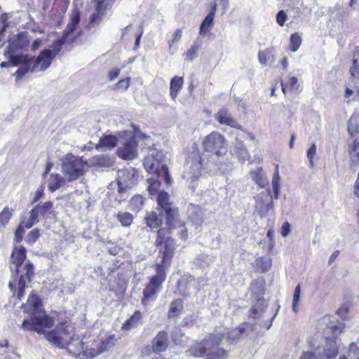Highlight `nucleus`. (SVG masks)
<instances>
[{
	"label": "nucleus",
	"instance_id": "1",
	"mask_svg": "<svg viewBox=\"0 0 359 359\" xmlns=\"http://www.w3.org/2000/svg\"><path fill=\"white\" fill-rule=\"evenodd\" d=\"M49 53L50 48L43 49L36 58L28 55H13L11 57V64L13 66H19V69L14 75L19 79L29 72L32 73L44 72L50 66L53 60Z\"/></svg>",
	"mask_w": 359,
	"mask_h": 359
},
{
	"label": "nucleus",
	"instance_id": "2",
	"mask_svg": "<svg viewBox=\"0 0 359 359\" xmlns=\"http://www.w3.org/2000/svg\"><path fill=\"white\" fill-rule=\"evenodd\" d=\"M27 250L25 247L14 248L11 256V270L13 276H19L18 283L17 297L19 299L25 294V288L27 283L31 281L34 276V265L28 261L25 266L22 264L26 258Z\"/></svg>",
	"mask_w": 359,
	"mask_h": 359
},
{
	"label": "nucleus",
	"instance_id": "3",
	"mask_svg": "<svg viewBox=\"0 0 359 359\" xmlns=\"http://www.w3.org/2000/svg\"><path fill=\"white\" fill-rule=\"evenodd\" d=\"M41 302L38 296L30 294L27 301L25 309L27 312L32 313L30 320H24L22 328L27 330H34L41 334L43 333V327L50 328L54 324V320L48 315H40Z\"/></svg>",
	"mask_w": 359,
	"mask_h": 359
},
{
	"label": "nucleus",
	"instance_id": "4",
	"mask_svg": "<svg viewBox=\"0 0 359 359\" xmlns=\"http://www.w3.org/2000/svg\"><path fill=\"white\" fill-rule=\"evenodd\" d=\"M221 341V335L210 334L201 343L194 345L189 351L191 355L205 357V359H224L227 356V353L224 349L219 348Z\"/></svg>",
	"mask_w": 359,
	"mask_h": 359
},
{
	"label": "nucleus",
	"instance_id": "5",
	"mask_svg": "<svg viewBox=\"0 0 359 359\" xmlns=\"http://www.w3.org/2000/svg\"><path fill=\"white\" fill-rule=\"evenodd\" d=\"M170 226H168V229L163 228L158 230L156 241V244L158 246H161L158 256V259L161 260L157 264H161L163 269L167 265H169L176 245L175 240L168 236L170 233Z\"/></svg>",
	"mask_w": 359,
	"mask_h": 359
},
{
	"label": "nucleus",
	"instance_id": "6",
	"mask_svg": "<svg viewBox=\"0 0 359 359\" xmlns=\"http://www.w3.org/2000/svg\"><path fill=\"white\" fill-rule=\"evenodd\" d=\"M156 273L151 278L148 284L146 285L143 290L142 304L145 306L149 301H154L156 299V294L161 290V285L165 280V269L161 266V264H156Z\"/></svg>",
	"mask_w": 359,
	"mask_h": 359
},
{
	"label": "nucleus",
	"instance_id": "7",
	"mask_svg": "<svg viewBox=\"0 0 359 359\" xmlns=\"http://www.w3.org/2000/svg\"><path fill=\"white\" fill-rule=\"evenodd\" d=\"M115 343V336L110 335L105 339H94L93 341L85 344V350L82 353L83 359H92L114 346Z\"/></svg>",
	"mask_w": 359,
	"mask_h": 359
},
{
	"label": "nucleus",
	"instance_id": "8",
	"mask_svg": "<svg viewBox=\"0 0 359 359\" xmlns=\"http://www.w3.org/2000/svg\"><path fill=\"white\" fill-rule=\"evenodd\" d=\"M88 165L83 158H63L62 170L69 181H73L81 176Z\"/></svg>",
	"mask_w": 359,
	"mask_h": 359
},
{
	"label": "nucleus",
	"instance_id": "9",
	"mask_svg": "<svg viewBox=\"0 0 359 359\" xmlns=\"http://www.w3.org/2000/svg\"><path fill=\"white\" fill-rule=\"evenodd\" d=\"M80 12L78 8H74L69 16L70 22L67 26V28L63 32L62 36L55 41L52 46V49H50V54L54 59L55 57L60 52L62 46L66 42L69 35L74 32L76 25L80 21Z\"/></svg>",
	"mask_w": 359,
	"mask_h": 359
},
{
	"label": "nucleus",
	"instance_id": "10",
	"mask_svg": "<svg viewBox=\"0 0 359 359\" xmlns=\"http://www.w3.org/2000/svg\"><path fill=\"white\" fill-rule=\"evenodd\" d=\"M226 141L223 135L212 132L203 140L204 149L217 156L224 154Z\"/></svg>",
	"mask_w": 359,
	"mask_h": 359
},
{
	"label": "nucleus",
	"instance_id": "11",
	"mask_svg": "<svg viewBox=\"0 0 359 359\" xmlns=\"http://www.w3.org/2000/svg\"><path fill=\"white\" fill-rule=\"evenodd\" d=\"M43 334L49 342L60 348L65 347L69 340L67 323H60L51 331L46 332L43 330Z\"/></svg>",
	"mask_w": 359,
	"mask_h": 359
},
{
	"label": "nucleus",
	"instance_id": "12",
	"mask_svg": "<svg viewBox=\"0 0 359 359\" xmlns=\"http://www.w3.org/2000/svg\"><path fill=\"white\" fill-rule=\"evenodd\" d=\"M163 158H144L143 165L146 170L149 173L156 174L162 177L167 184L171 182V178L168 172V168L161 161Z\"/></svg>",
	"mask_w": 359,
	"mask_h": 359
},
{
	"label": "nucleus",
	"instance_id": "13",
	"mask_svg": "<svg viewBox=\"0 0 359 359\" xmlns=\"http://www.w3.org/2000/svg\"><path fill=\"white\" fill-rule=\"evenodd\" d=\"M157 204L165 214L166 224L168 226H171V223L177 215L178 210L172 203L170 202V196L165 191H161L157 194Z\"/></svg>",
	"mask_w": 359,
	"mask_h": 359
},
{
	"label": "nucleus",
	"instance_id": "14",
	"mask_svg": "<svg viewBox=\"0 0 359 359\" xmlns=\"http://www.w3.org/2000/svg\"><path fill=\"white\" fill-rule=\"evenodd\" d=\"M130 135H126L122 137L118 147L116 154L118 157H136L137 156V142L135 140L133 133L128 130Z\"/></svg>",
	"mask_w": 359,
	"mask_h": 359
},
{
	"label": "nucleus",
	"instance_id": "15",
	"mask_svg": "<svg viewBox=\"0 0 359 359\" xmlns=\"http://www.w3.org/2000/svg\"><path fill=\"white\" fill-rule=\"evenodd\" d=\"M126 135H130L128 130H120L112 134H103L100 137L98 144L96 145V149H104L106 150H112L114 149L118 142H120L122 137Z\"/></svg>",
	"mask_w": 359,
	"mask_h": 359
},
{
	"label": "nucleus",
	"instance_id": "16",
	"mask_svg": "<svg viewBox=\"0 0 359 359\" xmlns=\"http://www.w3.org/2000/svg\"><path fill=\"white\" fill-rule=\"evenodd\" d=\"M29 43V39L26 32H22L11 37L7 47L11 54L10 58L13 55H16L15 53L26 48Z\"/></svg>",
	"mask_w": 359,
	"mask_h": 359
},
{
	"label": "nucleus",
	"instance_id": "17",
	"mask_svg": "<svg viewBox=\"0 0 359 359\" xmlns=\"http://www.w3.org/2000/svg\"><path fill=\"white\" fill-rule=\"evenodd\" d=\"M137 178L133 171L119 170L118 172L117 184L118 192L123 193L131 189L136 184Z\"/></svg>",
	"mask_w": 359,
	"mask_h": 359
},
{
	"label": "nucleus",
	"instance_id": "18",
	"mask_svg": "<svg viewBox=\"0 0 359 359\" xmlns=\"http://www.w3.org/2000/svg\"><path fill=\"white\" fill-rule=\"evenodd\" d=\"M179 294L184 297H189L196 288V281L191 276H183L177 283Z\"/></svg>",
	"mask_w": 359,
	"mask_h": 359
},
{
	"label": "nucleus",
	"instance_id": "19",
	"mask_svg": "<svg viewBox=\"0 0 359 359\" xmlns=\"http://www.w3.org/2000/svg\"><path fill=\"white\" fill-rule=\"evenodd\" d=\"M205 158H191L188 161L187 166H189V171L183 175L184 178L196 179L201 175L202 169H204L203 165Z\"/></svg>",
	"mask_w": 359,
	"mask_h": 359
},
{
	"label": "nucleus",
	"instance_id": "20",
	"mask_svg": "<svg viewBox=\"0 0 359 359\" xmlns=\"http://www.w3.org/2000/svg\"><path fill=\"white\" fill-rule=\"evenodd\" d=\"M215 116L219 123L222 125H226L234 128H240L238 123L226 109H221L219 110Z\"/></svg>",
	"mask_w": 359,
	"mask_h": 359
},
{
	"label": "nucleus",
	"instance_id": "21",
	"mask_svg": "<svg viewBox=\"0 0 359 359\" xmlns=\"http://www.w3.org/2000/svg\"><path fill=\"white\" fill-rule=\"evenodd\" d=\"M85 342L79 339V338L75 339L74 337H71L69 340L67 341V344H66L67 348L69 353L73 354L74 355L79 356L81 359H83V355H82L83 351L85 350Z\"/></svg>",
	"mask_w": 359,
	"mask_h": 359
},
{
	"label": "nucleus",
	"instance_id": "22",
	"mask_svg": "<svg viewBox=\"0 0 359 359\" xmlns=\"http://www.w3.org/2000/svg\"><path fill=\"white\" fill-rule=\"evenodd\" d=\"M168 346V337L166 332H159L153 339L152 348L154 352L159 353L165 351Z\"/></svg>",
	"mask_w": 359,
	"mask_h": 359
},
{
	"label": "nucleus",
	"instance_id": "23",
	"mask_svg": "<svg viewBox=\"0 0 359 359\" xmlns=\"http://www.w3.org/2000/svg\"><path fill=\"white\" fill-rule=\"evenodd\" d=\"M145 221L147 225L151 229L152 231H157L161 230L159 227L162 225L163 222V215L162 212L157 213L155 211H152L147 213L145 217Z\"/></svg>",
	"mask_w": 359,
	"mask_h": 359
},
{
	"label": "nucleus",
	"instance_id": "24",
	"mask_svg": "<svg viewBox=\"0 0 359 359\" xmlns=\"http://www.w3.org/2000/svg\"><path fill=\"white\" fill-rule=\"evenodd\" d=\"M188 217L196 225L200 224L203 221V213L200 206L191 204L187 210Z\"/></svg>",
	"mask_w": 359,
	"mask_h": 359
},
{
	"label": "nucleus",
	"instance_id": "25",
	"mask_svg": "<svg viewBox=\"0 0 359 359\" xmlns=\"http://www.w3.org/2000/svg\"><path fill=\"white\" fill-rule=\"evenodd\" d=\"M317 348H320L321 358L323 359H331L336 357L338 353V348L335 340H330L325 348L318 347Z\"/></svg>",
	"mask_w": 359,
	"mask_h": 359
},
{
	"label": "nucleus",
	"instance_id": "26",
	"mask_svg": "<svg viewBox=\"0 0 359 359\" xmlns=\"http://www.w3.org/2000/svg\"><path fill=\"white\" fill-rule=\"evenodd\" d=\"M251 177L261 188L265 187L269 184L266 174L262 168H258L250 172Z\"/></svg>",
	"mask_w": 359,
	"mask_h": 359
},
{
	"label": "nucleus",
	"instance_id": "27",
	"mask_svg": "<svg viewBox=\"0 0 359 359\" xmlns=\"http://www.w3.org/2000/svg\"><path fill=\"white\" fill-rule=\"evenodd\" d=\"M273 203L271 198L265 203L263 200L257 199L255 205V210L261 217L268 215L273 210Z\"/></svg>",
	"mask_w": 359,
	"mask_h": 359
},
{
	"label": "nucleus",
	"instance_id": "28",
	"mask_svg": "<svg viewBox=\"0 0 359 359\" xmlns=\"http://www.w3.org/2000/svg\"><path fill=\"white\" fill-rule=\"evenodd\" d=\"M65 181L59 174L52 173L48 180V188L51 192H53L61 187L64 186Z\"/></svg>",
	"mask_w": 359,
	"mask_h": 359
},
{
	"label": "nucleus",
	"instance_id": "29",
	"mask_svg": "<svg viewBox=\"0 0 359 359\" xmlns=\"http://www.w3.org/2000/svg\"><path fill=\"white\" fill-rule=\"evenodd\" d=\"M182 77L175 76L171 79L170 84V95L172 100H175L182 88Z\"/></svg>",
	"mask_w": 359,
	"mask_h": 359
},
{
	"label": "nucleus",
	"instance_id": "30",
	"mask_svg": "<svg viewBox=\"0 0 359 359\" xmlns=\"http://www.w3.org/2000/svg\"><path fill=\"white\" fill-rule=\"evenodd\" d=\"M348 132L350 136H359V114H353L349 118Z\"/></svg>",
	"mask_w": 359,
	"mask_h": 359
},
{
	"label": "nucleus",
	"instance_id": "31",
	"mask_svg": "<svg viewBox=\"0 0 359 359\" xmlns=\"http://www.w3.org/2000/svg\"><path fill=\"white\" fill-rule=\"evenodd\" d=\"M183 309V301L181 299H177L172 301L170 305L168 311V318H174L178 317Z\"/></svg>",
	"mask_w": 359,
	"mask_h": 359
},
{
	"label": "nucleus",
	"instance_id": "32",
	"mask_svg": "<svg viewBox=\"0 0 359 359\" xmlns=\"http://www.w3.org/2000/svg\"><path fill=\"white\" fill-rule=\"evenodd\" d=\"M142 317V313L139 311H136L133 315L123 323L122 329L129 330L132 328L136 327Z\"/></svg>",
	"mask_w": 359,
	"mask_h": 359
},
{
	"label": "nucleus",
	"instance_id": "33",
	"mask_svg": "<svg viewBox=\"0 0 359 359\" xmlns=\"http://www.w3.org/2000/svg\"><path fill=\"white\" fill-rule=\"evenodd\" d=\"M214 18V14H208L201 25L199 29L200 35L205 36L212 28Z\"/></svg>",
	"mask_w": 359,
	"mask_h": 359
},
{
	"label": "nucleus",
	"instance_id": "34",
	"mask_svg": "<svg viewBox=\"0 0 359 359\" xmlns=\"http://www.w3.org/2000/svg\"><path fill=\"white\" fill-rule=\"evenodd\" d=\"M349 72L352 78L359 79V50H356L353 54V62Z\"/></svg>",
	"mask_w": 359,
	"mask_h": 359
},
{
	"label": "nucleus",
	"instance_id": "35",
	"mask_svg": "<svg viewBox=\"0 0 359 359\" xmlns=\"http://www.w3.org/2000/svg\"><path fill=\"white\" fill-rule=\"evenodd\" d=\"M349 155L357 156L359 155V136H351V139L348 142V149Z\"/></svg>",
	"mask_w": 359,
	"mask_h": 359
},
{
	"label": "nucleus",
	"instance_id": "36",
	"mask_svg": "<svg viewBox=\"0 0 359 359\" xmlns=\"http://www.w3.org/2000/svg\"><path fill=\"white\" fill-rule=\"evenodd\" d=\"M41 216V215L38 212L37 210L34 208L31 211L29 212V216L27 221H25V226L26 229H30L32 228L35 224L39 222V217Z\"/></svg>",
	"mask_w": 359,
	"mask_h": 359
},
{
	"label": "nucleus",
	"instance_id": "37",
	"mask_svg": "<svg viewBox=\"0 0 359 359\" xmlns=\"http://www.w3.org/2000/svg\"><path fill=\"white\" fill-rule=\"evenodd\" d=\"M96 12L93 13L90 18L89 25L94 27L95 25L99 24L104 15V6L103 8H97L95 7Z\"/></svg>",
	"mask_w": 359,
	"mask_h": 359
},
{
	"label": "nucleus",
	"instance_id": "38",
	"mask_svg": "<svg viewBox=\"0 0 359 359\" xmlns=\"http://www.w3.org/2000/svg\"><path fill=\"white\" fill-rule=\"evenodd\" d=\"M200 46L201 44L198 41H194L185 54L186 59L193 61L198 55Z\"/></svg>",
	"mask_w": 359,
	"mask_h": 359
},
{
	"label": "nucleus",
	"instance_id": "39",
	"mask_svg": "<svg viewBox=\"0 0 359 359\" xmlns=\"http://www.w3.org/2000/svg\"><path fill=\"white\" fill-rule=\"evenodd\" d=\"M13 213V210L12 208H9L8 207H6L4 210L0 212V224L1 226H6L10 219L11 218Z\"/></svg>",
	"mask_w": 359,
	"mask_h": 359
},
{
	"label": "nucleus",
	"instance_id": "40",
	"mask_svg": "<svg viewBox=\"0 0 359 359\" xmlns=\"http://www.w3.org/2000/svg\"><path fill=\"white\" fill-rule=\"evenodd\" d=\"M144 204V198L141 195L133 196L130 201V208L133 211H138Z\"/></svg>",
	"mask_w": 359,
	"mask_h": 359
},
{
	"label": "nucleus",
	"instance_id": "41",
	"mask_svg": "<svg viewBox=\"0 0 359 359\" xmlns=\"http://www.w3.org/2000/svg\"><path fill=\"white\" fill-rule=\"evenodd\" d=\"M117 218L124 226H130L133 221V215L128 212H119L117 215Z\"/></svg>",
	"mask_w": 359,
	"mask_h": 359
},
{
	"label": "nucleus",
	"instance_id": "42",
	"mask_svg": "<svg viewBox=\"0 0 359 359\" xmlns=\"http://www.w3.org/2000/svg\"><path fill=\"white\" fill-rule=\"evenodd\" d=\"M215 257L212 255L200 254L198 255L197 260L202 266H209L214 262Z\"/></svg>",
	"mask_w": 359,
	"mask_h": 359
},
{
	"label": "nucleus",
	"instance_id": "43",
	"mask_svg": "<svg viewBox=\"0 0 359 359\" xmlns=\"http://www.w3.org/2000/svg\"><path fill=\"white\" fill-rule=\"evenodd\" d=\"M53 203L51 201H46L43 204L39 203L34 206V208L37 210L38 212L41 215V216L45 215L46 213L49 212L50 210L53 208Z\"/></svg>",
	"mask_w": 359,
	"mask_h": 359
},
{
	"label": "nucleus",
	"instance_id": "44",
	"mask_svg": "<svg viewBox=\"0 0 359 359\" xmlns=\"http://www.w3.org/2000/svg\"><path fill=\"white\" fill-rule=\"evenodd\" d=\"M299 359H323L321 358L320 348H316L312 351L304 352Z\"/></svg>",
	"mask_w": 359,
	"mask_h": 359
},
{
	"label": "nucleus",
	"instance_id": "45",
	"mask_svg": "<svg viewBox=\"0 0 359 359\" xmlns=\"http://www.w3.org/2000/svg\"><path fill=\"white\" fill-rule=\"evenodd\" d=\"M302 43V38L297 34L294 33L290 36V50L292 52H296Z\"/></svg>",
	"mask_w": 359,
	"mask_h": 359
},
{
	"label": "nucleus",
	"instance_id": "46",
	"mask_svg": "<svg viewBox=\"0 0 359 359\" xmlns=\"http://www.w3.org/2000/svg\"><path fill=\"white\" fill-rule=\"evenodd\" d=\"M348 357L350 359H359V348L355 343H351L349 347ZM339 359H348L345 355L341 356Z\"/></svg>",
	"mask_w": 359,
	"mask_h": 359
},
{
	"label": "nucleus",
	"instance_id": "47",
	"mask_svg": "<svg viewBox=\"0 0 359 359\" xmlns=\"http://www.w3.org/2000/svg\"><path fill=\"white\" fill-rule=\"evenodd\" d=\"M93 163L101 168H109L114 165L113 158H93Z\"/></svg>",
	"mask_w": 359,
	"mask_h": 359
},
{
	"label": "nucleus",
	"instance_id": "48",
	"mask_svg": "<svg viewBox=\"0 0 359 359\" xmlns=\"http://www.w3.org/2000/svg\"><path fill=\"white\" fill-rule=\"evenodd\" d=\"M301 287L300 285L298 284L294 292L293 300H292V310L297 313L298 311V304L300 300Z\"/></svg>",
	"mask_w": 359,
	"mask_h": 359
},
{
	"label": "nucleus",
	"instance_id": "49",
	"mask_svg": "<svg viewBox=\"0 0 359 359\" xmlns=\"http://www.w3.org/2000/svg\"><path fill=\"white\" fill-rule=\"evenodd\" d=\"M183 336L182 330L179 327H175L171 334V339L176 345H179L182 342Z\"/></svg>",
	"mask_w": 359,
	"mask_h": 359
},
{
	"label": "nucleus",
	"instance_id": "50",
	"mask_svg": "<svg viewBox=\"0 0 359 359\" xmlns=\"http://www.w3.org/2000/svg\"><path fill=\"white\" fill-rule=\"evenodd\" d=\"M25 220L21 221L19 226L15 230V241L16 243H20L22 241L23 235L25 233Z\"/></svg>",
	"mask_w": 359,
	"mask_h": 359
},
{
	"label": "nucleus",
	"instance_id": "51",
	"mask_svg": "<svg viewBox=\"0 0 359 359\" xmlns=\"http://www.w3.org/2000/svg\"><path fill=\"white\" fill-rule=\"evenodd\" d=\"M298 82V79L297 77L292 76L290 78L289 81L285 83H282V91L284 94L286 93L287 89L292 90L295 88V86L297 85Z\"/></svg>",
	"mask_w": 359,
	"mask_h": 359
},
{
	"label": "nucleus",
	"instance_id": "52",
	"mask_svg": "<svg viewBox=\"0 0 359 359\" xmlns=\"http://www.w3.org/2000/svg\"><path fill=\"white\" fill-rule=\"evenodd\" d=\"M39 236V230L38 229H34L27 235L26 241L29 245H32L36 243Z\"/></svg>",
	"mask_w": 359,
	"mask_h": 359
},
{
	"label": "nucleus",
	"instance_id": "53",
	"mask_svg": "<svg viewBox=\"0 0 359 359\" xmlns=\"http://www.w3.org/2000/svg\"><path fill=\"white\" fill-rule=\"evenodd\" d=\"M149 185L148 186V191L151 196H153L156 192L160 183L158 181L154 180L153 179H150L148 180Z\"/></svg>",
	"mask_w": 359,
	"mask_h": 359
},
{
	"label": "nucleus",
	"instance_id": "54",
	"mask_svg": "<svg viewBox=\"0 0 359 359\" xmlns=\"http://www.w3.org/2000/svg\"><path fill=\"white\" fill-rule=\"evenodd\" d=\"M131 127L133 129V131H131V132L133 133V135H134L135 139H136V137L142 138V139H147V138L149 137L145 133H142L140 130V128L138 126H137L136 125L132 124Z\"/></svg>",
	"mask_w": 359,
	"mask_h": 359
},
{
	"label": "nucleus",
	"instance_id": "55",
	"mask_svg": "<svg viewBox=\"0 0 359 359\" xmlns=\"http://www.w3.org/2000/svg\"><path fill=\"white\" fill-rule=\"evenodd\" d=\"M130 78L121 79L117 83H116L115 88L121 90L125 91L128 88Z\"/></svg>",
	"mask_w": 359,
	"mask_h": 359
},
{
	"label": "nucleus",
	"instance_id": "56",
	"mask_svg": "<svg viewBox=\"0 0 359 359\" xmlns=\"http://www.w3.org/2000/svg\"><path fill=\"white\" fill-rule=\"evenodd\" d=\"M182 36V29H177L172 34V39L169 41V46L171 48L172 45L175 43H177L180 41Z\"/></svg>",
	"mask_w": 359,
	"mask_h": 359
},
{
	"label": "nucleus",
	"instance_id": "57",
	"mask_svg": "<svg viewBox=\"0 0 359 359\" xmlns=\"http://www.w3.org/2000/svg\"><path fill=\"white\" fill-rule=\"evenodd\" d=\"M327 329L331 330L334 337L337 336L338 334H340L342 332L343 327L340 323H338L337 325L332 324L327 327Z\"/></svg>",
	"mask_w": 359,
	"mask_h": 359
},
{
	"label": "nucleus",
	"instance_id": "58",
	"mask_svg": "<svg viewBox=\"0 0 359 359\" xmlns=\"http://www.w3.org/2000/svg\"><path fill=\"white\" fill-rule=\"evenodd\" d=\"M287 19V15L283 11H280L276 15V22L280 26H283Z\"/></svg>",
	"mask_w": 359,
	"mask_h": 359
},
{
	"label": "nucleus",
	"instance_id": "59",
	"mask_svg": "<svg viewBox=\"0 0 359 359\" xmlns=\"http://www.w3.org/2000/svg\"><path fill=\"white\" fill-rule=\"evenodd\" d=\"M279 182H280V175H279V172H278V165H276V168H275V172L273 174L272 182H271L272 187H280Z\"/></svg>",
	"mask_w": 359,
	"mask_h": 359
},
{
	"label": "nucleus",
	"instance_id": "60",
	"mask_svg": "<svg viewBox=\"0 0 359 359\" xmlns=\"http://www.w3.org/2000/svg\"><path fill=\"white\" fill-rule=\"evenodd\" d=\"M269 58V53L266 50L259 51L258 59L261 64L266 65Z\"/></svg>",
	"mask_w": 359,
	"mask_h": 359
},
{
	"label": "nucleus",
	"instance_id": "61",
	"mask_svg": "<svg viewBox=\"0 0 359 359\" xmlns=\"http://www.w3.org/2000/svg\"><path fill=\"white\" fill-rule=\"evenodd\" d=\"M290 233V224L285 222L282 224L280 228V234L283 237H286Z\"/></svg>",
	"mask_w": 359,
	"mask_h": 359
},
{
	"label": "nucleus",
	"instance_id": "62",
	"mask_svg": "<svg viewBox=\"0 0 359 359\" xmlns=\"http://www.w3.org/2000/svg\"><path fill=\"white\" fill-rule=\"evenodd\" d=\"M255 306H257V309H259L261 311H263L264 309L266 308L267 304L264 298H259L257 300V302L255 304Z\"/></svg>",
	"mask_w": 359,
	"mask_h": 359
},
{
	"label": "nucleus",
	"instance_id": "63",
	"mask_svg": "<svg viewBox=\"0 0 359 359\" xmlns=\"http://www.w3.org/2000/svg\"><path fill=\"white\" fill-rule=\"evenodd\" d=\"M119 74H120L119 69H111V71H109V76L110 81H113L115 79H116L118 77V76L119 75Z\"/></svg>",
	"mask_w": 359,
	"mask_h": 359
},
{
	"label": "nucleus",
	"instance_id": "64",
	"mask_svg": "<svg viewBox=\"0 0 359 359\" xmlns=\"http://www.w3.org/2000/svg\"><path fill=\"white\" fill-rule=\"evenodd\" d=\"M353 193L354 195L359 198V172L358 174L357 180L355 182L354 187H353Z\"/></svg>",
	"mask_w": 359,
	"mask_h": 359
}]
</instances>
